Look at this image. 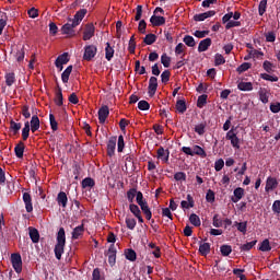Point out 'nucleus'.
I'll list each match as a JSON object with an SVG mask.
<instances>
[{
  "label": "nucleus",
  "mask_w": 280,
  "mask_h": 280,
  "mask_svg": "<svg viewBox=\"0 0 280 280\" xmlns=\"http://www.w3.org/2000/svg\"><path fill=\"white\" fill-rule=\"evenodd\" d=\"M66 244H67V234L65 233V228H60L57 233V244L55 245L56 259H62V254L65 253Z\"/></svg>",
  "instance_id": "nucleus-1"
},
{
  "label": "nucleus",
  "mask_w": 280,
  "mask_h": 280,
  "mask_svg": "<svg viewBox=\"0 0 280 280\" xmlns=\"http://www.w3.org/2000/svg\"><path fill=\"white\" fill-rule=\"evenodd\" d=\"M11 264L13 266V270H15L18 275L23 272V259L21 258V254H12Z\"/></svg>",
  "instance_id": "nucleus-2"
},
{
  "label": "nucleus",
  "mask_w": 280,
  "mask_h": 280,
  "mask_svg": "<svg viewBox=\"0 0 280 280\" xmlns=\"http://www.w3.org/2000/svg\"><path fill=\"white\" fill-rule=\"evenodd\" d=\"M95 56H97V46L86 45L84 47L83 60H86V62H91V60H93Z\"/></svg>",
  "instance_id": "nucleus-3"
},
{
  "label": "nucleus",
  "mask_w": 280,
  "mask_h": 280,
  "mask_svg": "<svg viewBox=\"0 0 280 280\" xmlns=\"http://www.w3.org/2000/svg\"><path fill=\"white\" fill-rule=\"evenodd\" d=\"M71 23H66L61 27V34H66L69 38H73L75 36V27H78V24L75 22L70 21Z\"/></svg>",
  "instance_id": "nucleus-4"
},
{
  "label": "nucleus",
  "mask_w": 280,
  "mask_h": 280,
  "mask_svg": "<svg viewBox=\"0 0 280 280\" xmlns=\"http://www.w3.org/2000/svg\"><path fill=\"white\" fill-rule=\"evenodd\" d=\"M225 138L228 141H231L232 147L240 150V138H237V133H235V127H232V129L226 132Z\"/></svg>",
  "instance_id": "nucleus-5"
},
{
  "label": "nucleus",
  "mask_w": 280,
  "mask_h": 280,
  "mask_svg": "<svg viewBox=\"0 0 280 280\" xmlns=\"http://www.w3.org/2000/svg\"><path fill=\"white\" fill-rule=\"evenodd\" d=\"M106 257H108L109 266H115V264H117V248L115 247V244L109 246Z\"/></svg>",
  "instance_id": "nucleus-6"
},
{
  "label": "nucleus",
  "mask_w": 280,
  "mask_h": 280,
  "mask_svg": "<svg viewBox=\"0 0 280 280\" xmlns=\"http://www.w3.org/2000/svg\"><path fill=\"white\" fill-rule=\"evenodd\" d=\"M149 97H154L156 95V90L159 89V79L156 77H151L149 80Z\"/></svg>",
  "instance_id": "nucleus-7"
},
{
  "label": "nucleus",
  "mask_w": 280,
  "mask_h": 280,
  "mask_svg": "<svg viewBox=\"0 0 280 280\" xmlns=\"http://www.w3.org/2000/svg\"><path fill=\"white\" fill-rule=\"evenodd\" d=\"M95 36V25L93 23H89L85 25L83 32V40H91Z\"/></svg>",
  "instance_id": "nucleus-8"
},
{
  "label": "nucleus",
  "mask_w": 280,
  "mask_h": 280,
  "mask_svg": "<svg viewBox=\"0 0 280 280\" xmlns=\"http://www.w3.org/2000/svg\"><path fill=\"white\" fill-rule=\"evenodd\" d=\"M108 115H110V109L107 105H103L98 109V121L100 124H106V119H108Z\"/></svg>",
  "instance_id": "nucleus-9"
},
{
  "label": "nucleus",
  "mask_w": 280,
  "mask_h": 280,
  "mask_svg": "<svg viewBox=\"0 0 280 280\" xmlns=\"http://www.w3.org/2000/svg\"><path fill=\"white\" fill-rule=\"evenodd\" d=\"M54 102L56 106H65V96H62V88L60 85H57Z\"/></svg>",
  "instance_id": "nucleus-10"
},
{
  "label": "nucleus",
  "mask_w": 280,
  "mask_h": 280,
  "mask_svg": "<svg viewBox=\"0 0 280 280\" xmlns=\"http://www.w3.org/2000/svg\"><path fill=\"white\" fill-rule=\"evenodd\" d=\"M22 198L25 205L26 213H32V211H34V206L32 205V195H30V192H24Z\"/></svg>",
  "instance_id": "nucleus-11"
},
{
  "label": "nucleus",
  "mask_w": 280,
  "mask_h": 280,
  "mask_svg": "<svg viewBox=\"0 0 280 280\" xmlns=\"http://www.w3.org/2000/svg\"><path fill=\"white\" fill-rule=\"evenodd\" d=\"M116 148H117V137H110L107 142V155L115 156Z\"/></svg>",
  "instance_id": "nucleus-12"
},
{
  "label": "nucleus",
  "mask_w": 280,
  "mask_h": 280,
  "mask_svg": "<svg viewBox=\"0 0 280 280\" xmlns=\"http://www.w3.org/2000/svg\"><path fill=\"white\" fill-rule=\"evenodd\" d=\"M86 12H88L86 9H80L74 14V18L72 20L69 19V21H72L74 23V25H80V23H82L84 16H86Z\"/></svg>",
  "instance_id": "nucleus-13"
},
{
  "label": "nucleus",
  "mask_w": 280,
  "mask_h": 280,
  "mask_svg": "<svg viewBox=\"0 0 280 280\" xmlns=\"http://www.w3.org/2000/svg\"><path fill=\"white\" fill-rule=\"evenodd\" d=\"M279 187V182H277V178L275 177H268L266 180V187L265 190L268 192L273 191V189H277Z\"/></svg>",
  "instance_id": "nucleus-14"
},
{
  "label": "nucleus",
  "mask_w": 280,
  "mask_h": 280,
  "mask_svg": "<svg viewBox=\"0 0 280 280\" xmlns=\"http://www.w3.org/2000/svg\"><path fill=\"white\" fill-rule=\"evenodd\" d=\"M67 202H69V198L67 197V192L60 191L57 195V203L59 207H62V209H67Z\"/></svg>",
  "instance_id": "nucleus-15"
},
{
  "label": "nucleus",
  "mask_w": 280,
  "mask_h": 280,
  "mask_svg": "<svg viewBox=\"0 0 280 280\" xmlns=\"http://www.w3.org/2000/svg\"><path fill=\"white\" fill-rule=\"evenodd\" d=\"M211 253V244L210 243H203L202 241L199 242V254L202 257H207Z\"/></svg>",
  "instance_id": "nucleus-16"
},
{
  "label": "nucleus",
  "mask_w": 280,
  "mask_h": 280,
  "mask_svg": "<svg viewBox=\"0 0 280 280\" xmlns=\"http://www.w3.org/2000/svg\"><path fill=\"white\" fill-rule=\"evenodd\" d=\"M28 235L33 244H38V242H40V233H38L36 228H28Z\"/></svg>",
  "instance_id": "nucleus-17"
},
{
  "label": "nucleus",
  "mask_w": 280,
  "mask_h": 280,
  "mask_svg": "<svg viewBox=\"0 0 280 280\" xmlns=\"http://www.w3.org/2000/svg\"><path fill=\"white\" fill-rule=\"evenodd\" d=\"M150 23L153 27H161V25H165V18L159 15H152L150 18Z\"/></svg>",
  "instance_id": "nucleus-18"
},
{
  "label": "nucleus",
  "mask_w": 280,
  "mask_h": 280,
  "mask_svg": "<svg viewBox=\"0 0 280 280\" xmlns=\"http://www.w3.org/2000/svg\"><path fill=\"white\" fill-rule=\"evenodd\" d=\"M158 159L167 163L170 161V150H165L163 147L158 149Z\"/></svg>",
  "instance_id": "nucleus-19"
},
{
  "label": "nucleus",
  "mask_w": 280,
  "mask_h": 280,
  "mask_svg": "<svg viewBox=\"0 0 280 280\" xmlns=\"http://www.w3.org/2000/svg\"><path fill=\"white\" fill-rule=\"evenodd\" d=\"M141 208V211L144 213L147 220H152V211L150 210V206H148V201H143L142 203H138Z\"/></svg>",
  "instance_id": "nucleus-20"
},
{
  "label": "nucleus",
  "mask_w": 280,
  "mask_h": 280,
  "mask_svg": "<svg viewBox=\"0 0 280 280\" xmlns=\"http://www.w3.org/2000/svg\"><path fill=\"white\" fill-rule=\"evenodd\" d=\"M211 43H212L211 38L209 37H207L206 39H202L198 46L199 54H202V51H207V49L211 47Z\"/></svg>",
  "instance_id": "nucleus-21"
},
{
  "label": "nucleus",
  "mask_w": 280,
  "mask_h": 280,
  "mask_svg": "<svg viewBox=\"0 0 280 280\" xmlns=\"http://www.w3.org/2000/svg\"><path fill=\"white\" fill-rule=\"evenodd\" d=\"M115 57V48L110 46V43H106V47H105V58L108 62H110V60H113V58Z\"/></svg>",
  "instance_id": "nucleus-22"
},
{
  "label": "nucleus",
  "mask_w": 280,
  "mask_h": 280,
  "mask_svg": "<svg viewBox=\"0 0 280 280\" xmlns=\"http://www.w3.org/2000/svg\"><path fill=\"white\" fill-rule=\"evenodd\" d=\"M40 128V119L37 115H33L31 119V131L36 132Z\"/></svg>",
  "instance_id": "nucleus-23"
},
{
  "label": "nucleus",
  "mask_w": 280,
  "mask_h": 280,
  "mask_svg": "<svg viewBox=\"0 0 280 280\" xmlns=\"http://www.w3.org/2000/svg\"><path fill=\"white\" fill-rule=\"evenodd\" d=\"M15 156L18 159H23V153L25 152V143L20 141L14 148Z\"/></svg>",
  "instance_id": "nucleus-24"
},
{
  "label": "nucleus",
  "mask_w": 280,
  "mask_h": 280,
  "mask_svg": "<svg viewBox=\"0 0 280 280\" xmlns=\"http://www.w3.org/2000/svg\"><path fill=\"white\" fill-rule=\"evenodd\" d=\"M200 156L201 159H207V151L202 149V147L196 144L192 147V156L194 155Z\"/></svg>",
  "instance_id": "nucleus-25"
},
{
  "label": "nucleus",
  "mask_w": 280,
  "mask_h": 280,
  "mask_svg": "<svg viewBox=\"0 0 280 280\" xmlns=\"http://www.w3.org/2000/svg\"><path fill=\"white\" fill-rule=\"evenodd\" d=\"M84 235V225L81 224L73 229L72 231V240H80V236Z\"/></svg>",
  "instance_id": "nucleus-26"
},
{
  "label": "nucleus",
  "mask_w": 280,
  "mask_h": 280,
  "mask_svg": "<svg viewBox=\"0 0 280 280\" xmlns=\"http://www.w3.org/2000/svg\"><path fill=\"white\" fill-rule=\"evenodd\" d=\"M241 198H244V188L237 187L234 189V196L231 197L232 202H237Z\"/></svg>",
  "instance_id": "nucleus-27"
},
{
  "label": "nucleus",
  "mask_w": 280,
  "mask_h": 280,
  "mask_svg": "<svg viewBox=\"0 0 280 280\" xmlns=\"http://www.w3.org/2000/svg\"><path fill=\"white\" fill-rule=\"evenodd\" d=\"M234 226H236L237 231H240V233H243V235H246V231L248 229V221H244V222H234Z\"/></svg>",
  "instance_id": "nucleus-28"
},
{
  "label": "nucleus",
  "mask_w": 280,
  "mask_h": 280,
  "mask_svg": "<svg viewBox=\"0 0 280 280\" xmlns=\"http://www.w3.org/2000/svg\"><path fill=\"white\" fill-rule=\"evenodd\" d=\"M71 71H73V66H68L66 70L61 73V80L63 84H67V82H69V77L71 75Z\"/></svg>",
  "instance_id": "nucleus-29"
},
{
  "label": "nucleus",
  "mask_w": 280,
  "mask_h": 280,
  "mask_svg": "<svg viewBox=\"0 0 280 280\" xmlns=\"http://www.w3.org/2000/svg\"><path fill=\"white\" fill-rule=\"evenodd\" d=\"M4 78L7 86H12V84L16 82V75L14 74V72L7 73Z\"/></svg>",
  "instance_id": "nucleus-30"
},
{
  "label": "nucleus",
  "mask_w": 280,
  "mask_h": 280,
  "mask_svg": "<svg viewBox=\"0 0 280 280\" xmlns=\"http://www.w3.org/2000/svg\"><path fill=\"white\" fill-rule=\"evenodd\" d=\"M30 130H32V128H30V121H26L24 124V128L22 129L23 141H27V139H30Z\"/></svg>",
  "instance_id": "nucleus-31"
},
{
  "label": "nucleus",
  "mask_w": 280,
  "mask_h": 280,
  "mask_svg": "<svg viewBox=\"0 0 280 280\" xmlns=\"http://www.w3.org/2000/svg\"><path fill=\"white\" fill-rule=\"evenodd\" d=\"M237 89L238 91H253V83L242 81L237 84Z\"/></svg>",
  "instance_id": "nucleus-32"
},
{
  "label": "nucleus",
  "mask_w": 280,
  "mask_h": 280,
  "mask_svg": "<svg viewBox=\"0 0 280 280\" xmlns=\"http://www.w3.org/2000/svg\"><path fill=\"white\" fill-rule=\"evenodd\" d=\"M267 8H268V0H261L258 5L259 16H264V14H266Z\"/></svg>",
  "instance_id": "nucleus-33"
},
{
  "label": "nucleus",
  "mask_w": 280,
  "mask_h": 280,
  "mask_svg": "<svg viewBox=\"0 0 280 280\" xmlns=\"http://www.w3.org/2000/svg\"><path fill=\"white\" fill-rule=\"evenodd\" d=\"M220 252L223 257H229L233 253V247L231 245H221Z\"/></svg>",
  "instance_id": "nucleus-34"
},
{
  "label": "nucleus",
  "mask_w": 280,
  "mask_h": 280,
  "mask_svg": "<svg viewBox=\"0 0 280 280\" xmlns=\"http://www.w3.org/2000/svg\"><path fill=\"white\" fill-rule=\"evenodd\" d=\"M55 62H57L59 66L67 65V62H69V54L63 52L62 55L58 56Z\"/></svg>",
  "instance_id": "nucleus-35"
},
{
  "label": "nucleus",
  "mask_w": 280,
  "mask_h": 280,
  "mask_svg": "<svg viewBox=\"0 0 280 280\" xmlns=\"http://www.w3.org/2000/svg\"><path fill=\"white\" fill-rule=\"evenodd\" d=\"M183 42L187 47H196V39H194V36L191 35H185Z\"/></svg>",
  "instance_id": "nucleus-36"
},
{
  "label": "nucleus",
  "mask_w": 280,
  "mask_h": 280,
  "mask_svg": "<svg viewBox=\"0 0 280 280\" xmlns=\"http://www.w3.org/2000/svg\"><path fill=\"white\" fill-rule=\"evenodd\" d=\"M5 25H8V14L2 12L1 19H0V36L3 34V30H5Z\"/></svg>",
  "instance_id": "nucleus-37"
},
{
  "label": "nucleus",
  "mask_w": 280,
  "mask_h": 280,
  "mask_svg": "<svg viewBox=\"0 0 280 280\" xmlns=\"http://www.w3.org/2000/svg\"><path fill=\"white\" fill-rule=\"evenodd\" d=\"M143 43L145 45H154V43H156V36L152 33L147 34L145 37L143 38Z\"/></svg>",
  "instance_id": "nucleus-38"
},
{
  "label": "nucleus",
  "mask_w": 280,
  "mask_h": 280,
  "mask_svg": "<svg viewBox=\"0 0 280 280\" xmlns=\"http://www.w3.org/2000/svg\"><path fill=\"white\" fill-rule=\"evenodd\" d=\"M176 110H178L182 115L187 110V103L183 100L177 101Z\"/></svg>",
  "instance_id": "nucleus-39"
},
{
  "label": "nucleus",
  "mask_w": 280,
  "mask_h": 280,
  "mask_svg": "<svg viewBox=\"0 0 280 280\" xmlns=\"http://www.w3.org/2000/svg\"><path fill=\"white\" fill-rule=\"evenodd\" d=\"M125 256L128 261H137V252L135 249H127Z\"/></svg>",
  "instance_id": "nucleus-40"
},
{
  "label": "nucleus",
  "mask_w": 280,
  "mask_h": 280,
  "mask_svg": "<svg viewBox=\"0 0 280 280\" xmlns=\"http://www.w3.org/2000/svg\"><path fill=\"white\" fill-rule=\"evenodd\" d=\"M189 222H190V224H192V226H200V224H201L200 217H198V214H196V213L190 214Z\"/></svg>",
  "instance_id": "nucleus-41"
},
{
  "label": "nucleus",
  "mask_w": 280,
  "mask_h": 280,
  "mask_svg": "<svg viewBox=\"0 0 280 280\" xmlns=\"http://www.w3.org/2000/svg\"><path fill=\"white\" fill-rule=\"evenodd\" d=\"M207 94H202L197 100V107L198 108H205L207 106Z\"/></svg>",
  "instance_id": "nucleus-42"
},
{
  "label": "nucleus",
  "mask_w": 280,
  "mask_h": 280,
  "mask_svg": "<svg viewBox=\"0 0 280 280\" xmlns=\"http://www.w3.org/2000/svg\"><path fill=\"white\" fill-rule=\"evenodd\" d=\"M171 62H172V58H170V56H167V54L164 52L161 56V63L163 65V67H165V69H168Z\"/></svg>",
  "instance_id": "nucleus-43"
},
{
  "label": "nucleus",
  "mask_w": 280,
  "mask_h": 280,
  "mask_svg": "<svg viewBox=\"0 0 280 280\" xmlns=\"http://www.w3.org/2000/svg\"><path fill=\"white\" fill-rule=\"evenodd\" d=\"M125 222L129 231H135V228L137 226V220L133 218H126Z\"/></svg>",
  "instance_id": "nucleus-44"
},
{
  "label": "nucleus",
  "mask_w": 280,
  "mask_h": 280,
  "mask_svg": "<svg viewBox=\"0 0 280 280\" xmlns=\"http://www.w3.org/2000/svg\"><path fill=\"white\" fill-rule=\"evenodd\" d=\"M261 80H267V82H279V77L270 75L268 73L260 74Z\"/></svg>",
  "instance_id": "nucleus-45"
},
{
  "label": "nucleus",
  "mask_w": 280,
  "mask_h": 280,
  "mask_svg": "<svg viewBox=\"0 0 280 280\" xmlns=\"http://www.w3.org/2000/svg\"><path fill=\"white\" fill-rule=\"evenodd\" d=\"M259 250H261L262 253H268V250H272V247L270 246V241H262Z\"/></svg>",
  "instance_id": "nucleus-46"
},
{
  "label": "nucleus",
  "mask_w": 280,
  "mask_h": 280,
  "mask_svg": "<svg viewBox=\"0 0 280 280\" xmlns=\"http://www.w3.org/2000/svg\"><path fill=\"white\" fill-rule=\"evenodd\" d=\"M171 75H172V72H170V70H164L161 73V82H162V84H167L170 82Z\"/></svg>",
  "instance_id": "nucleus-47"
},
{
  "label": "nucleus",
  "mask_w": 280,
  "mask_h": 280,
  "mask_svg": "<svg viewBox=\"0 0 280 280\" xmlns=\"http://www.w3.org/2000/svg\"><path fill=\"white\" fill-rule=\"evenodd\" d=\"M82 187L83 189H86V187H95V180L91 177H86L82 180Z\"/></svg>",
  "instance_id": "nucleus-48"
},
{
  "label": "nucleus",
  "mask_w": 280,
  "mask_h": 280,
  "mask_svg": "<svg viewBox=\"0 0 280 280\" xmlns=\"http://www.w3.org/2000/svg\"><path fill=\"white\" fill-rule=\"evenodd\" d=\"M224 221H222V218H220V214H214L212 219V224L215 226V229H220L222 226Z\"/></svg>",
  "instance_id": "nucleus-49"
},
{
  "label": "nucleus",
  "mask_w": 280,
  "mask_h": 280,
  "mask_svg": "<svg viewBox=\"0 0 280 280\" xmlns=\"http://www.w3.org/2000/svg\"><path fill=\"white\" fill-rule=\"evenodd\" d=\"M129 211L135 215V218L141 215V209H139V206L135 203L129 205Z\"/></svg>",
  "instance_id": "nucleus-50"
},
{
  "label": "nucleus",
  "mask_w": 280,
  "mask_h": 280,
  "mask_svg": "<svg viewBox=\"0 0 280 280\" xmlns=\"http://www.w3.org/2000/svg\"><path fill=\"white\" fill-rule=\"evenodd\" d=\"M21 122H15L14 120L10 121V128L14 135H19V130H21Z\"/></svg>",
  "instance_id": "nucleus-51"
},
{
  "label": "nucleus",
  "mask_w": 280,
  "mask_h": 280,
  "mask_svg": "<svg viewBox=\"0 0 280 280\" xmlns=\"http://www.w3.org/2000/svg\"><path fill=\"white\" fill-rule=\"evenodd\" d=\"M253 65L250 62H243L241 66L237 67V73H244V71H248Z\"/></svg>",
  "instance_id": "nucleus-52"
},
{
  "label": "nucleus",
  "mask_w": 280,
  "mask_h": 280,
  "mask_svg": "<svg viewBox=\"0 0 280 280\" xmlns=\"http://www.w3.org/2000/svg\"><path fill=\"white\" fill-rule=\"evenodd\" d=\"M226 62V59H224V56L221 54H215L214 56V65L215 67H220V65H224Z\"/></svg>",
  "instance_id": "nucleus-53"
},
{
  "label": "nucleus",
  "mask_w": 280,
  "mask_h": 280,
  "mask_svg": "<svg viewBox=\"0 0 280 280\" xmlns=\"http://www.w3.org/2000/svg\"><path fill=\"white\" fill-rule=\"evenodd\" d=\"M15 59L18 62H23L25 60V48H20L15 54Z\"/></svg>",
  "instance_id": "nucleus-54"
},
{
  "label": "nucleus",
  "mask_w": 280,
  "mask_h": 280,
  "mask_svg": "<svg viewBox=\"0 0 280 280\" xmlns=\"http://www.w3.org/2000/svg\"><path fill=\"white\" fill-rule=\"evenodd\" d=\"M50 128L54 132L58 130V121H56V116L54 114H49Z\"/></svg>",
  "instance_id": "nucleus-55"
},
{
  "label": "nucleus",
  "mask_w": 280,
  "mask_h": 280,
  "mask_svg": "<svg viewBox=\"0 0 280 280\" xmlns=\"http://www.w3.org/2000/svg\"><path fill=\"white\" fill-rule=\"evenodd\" d=\"M135 198H137V188H131L127 191V200L135 202Z\"/></svg>",
  "instance_id": "nucleus-56"
},
{
  "label": "nucleus",
  "mask_w": 280,
  "mask_h": 280,
  "mask_svg": "<svg viewBox=\"0 0 280 280\" xmlns=\"http://www.w3.org/2000/svg\"><path fill=\"white\" fill-rule=\"evenodd\" d=\"M207 128V124L201 122L199 125H197L195 127V132H197V135H199L200 137H202V135H205V129Z\"/></svg>",
  "instance_id": "nucleus-57"
},
{
  "label": "nucleus",
  "mask_w": 280,
  "mask_h": 280,
  "mask_svg": "<svg viewBox=\"0 0 280 280\" xmlns=\"http://www.w3.org/2000/svg\"><path fill=\"white\" fill-rule=\"evenodd\" d=\"M256 244H257V241H252V242H248V243H246V244H243V245L241 246V250L248 252V250H250Z\"/></svg>",
  "instance_id": "nucleus-58"
},
{
  "label": "nucleus",
  "mask_w": 280,
  "mask_h": 280,
  "mask_svg": "<svg viewBox=\"0 0 280 280\" xmlns=\"http://www.w3.org/2000/svg\"><path fill=\"white\" fill-rule=\"evenodd\" d=\"M124 148H126V142H124V137L120 135L118 137V142H117L118 152H124Z\"/></svg>",
  "instance_id": "nucleus-59"
},
{
  "label": "nucleus",
  "mask_w": 280,
  "mask_h": 280,
  "mask_svg": "<svg viewBox=\"0 0 280 280\" xmlns=\"http://www.w3.org/2000/svg\"><path fill=\"white\" fill-rule=\"evenodd\" d=\"M139 110H150V103L148 101H140L138 103Z\"/></svg>",
  "instance_id": "nucleus-60"
},
{
  "label": "nucleus",
  "mask_w": 280,
  "mask_h": 280,
  "mask_svg": "<svg viewBox=\"0 0 280 280\" xmlns=\"http://www.w3.org/2000/svg\"><path fill=\"white\" fill-rule=\"evenodd\" d=\"M223 167H224V160L223 159L217 160L215 163H214L215 172H222Z\"/></svg>",
  "instance_id": "nucleus-61"
},
{
  "label": "nucleus",
  "mask_w": 280,
  "mask_h": 280,
  "mask_svg": "<svg viewBox=\"0 0 280 280\" xmlns=\"http://www.w3.org/2000/svg\"><path fill=\"white\" fill-rule=\"evenodd\" d=\"M174 179L177 182L187 180V174L185 172H177L174 174Z\"/></svg>",
  "instance_id": "nucleus-62"
},
{
  "label": "nucleus",
  "mask_w": 280,
  "mask_h": 280,
  "mask_svg": "<svg viewBox=\"0 0 280 280\" xmlns=\"http://www.w3.org/2000/svg\"><path fill=\"white\" fill-rule=\"evenodd\" d=\"M269 108L271 113H275V114L280 113V103L279 102L271 103Z\"/></svg>",
  "instance_id": "nucleus-63"
},
{
  "label": "nucleus",
  "mask_w": 280,
  "mask_h": 280,
  "mask_svg": "<svg viewBox=\"0 0 280 280\" xmlns=\"http://www.w3.org/2000/svg\"><path fill=\"white\" fill-rule=\"evenodd\" d=\"M272 211L273 213H280V200H276L272 203Z\"/></svg>",
  "instance_id": "nucleus-64"
}]
</instances>
